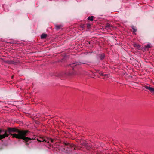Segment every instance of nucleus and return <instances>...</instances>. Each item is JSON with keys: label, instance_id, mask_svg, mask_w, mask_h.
I'll return each instance as SVG.
<instances>
[{"label": "nucleus", "instance_id": "obj_14", "mask_svg": "<svg viewBox=\"0 0 154 154\" xmlns=\"http://www.w3.org/2000/svg\"><path fill=\"white\" fill-rule=\"evenodd\" d=\"M50 140L49 138H46V139H45L44 142L45 143H49Z\"/></svg>", "mask_w": 154, "mask_h": 154}, {"label": "nucleus", "instance_id": "obj_13", "mask_svg": "<svg viewBox=\"0 0 154 154\" xmlns=\"http://www.w3.org/2000/svg\"><path fill=\"white\" fill-rule=\"evenodd\" d=\"M132 29L133 30V33L134 34H136L135 32L137 31V29H136L135 27L134 26H133L131 27Z\"/></svg>", "mask_w": 154, "mask_h": 154}, {"label": "nucleus", "instance_id": "obj_1", "mask_svg": "<svg viewBox=\"0 0 154 154\" xmlns=\"http://www.w3.org/2000/svg\"><path fill=\"white\" fill-rule=\"evenodd\" d=\"M29 131L28 130H21L16 128L8 127L7 130L5 131L0 129V140L8 137L9 134L12 136V137L21 139L25 140H30V138L26 137Z\"/></svg>", "mask_w": 154, "mask_h": 154}, {"label": "nucleus", "instance_id": "obj_5", "mask_svg": "<svg viewBox=\"0 0 154 154\" xmlns=\"http://www.w3.org/2000/svg\"><path fill=\"white\" fill-rule=\"evenodd\" d=\"M105 27L106 29L108 30L111 29L112 28H113V27L112 25L109 23H107Z\"/></svg>", "mask_w": 154, "mask_h": 154}, {"label": "nucleus", "instance_id": "obj_12", "mask_svg": "<svg viewBox=\"0 0 154 154\" xmlns=\"http://www.w3.org/2000/svg\"><path fill=\"white\" fill-rule=\"evenodd\" d=\"M55 28L57 30H59L62 27V26L61 25H55Z\"/></svg>", "mask_w": 154, "mask_h": 154}, {"label": "nucleus", "instance_id": "obj_19", "mask_svg": "<svg viewBox=\"0 0 154 154\" xmlns=\"http://www.w3.org/2000/svg\"><path fill=\"white\" fill-rule=\"evenodd\" d=\"M50 141H51V142L53 143L54 141V140L53 139H52L51 138H49Z\"/></svg>", "mask_w": 154, "mask_h": 154}, {"label": "nucleus", "instance_id": "obj_8", "mask_svg": "<svg viewBox=\"0 0 154 154\" xmlns=\"http://www.w3.org/2000/svg\"><path fill=\"white\" fill-rule=\"evenodd\" d=\"M105 57V55L104 53L100 54L99 57L101 60H103Z\"/></svg>", "mask_w": 154, "mask_h": 154}, {"label": "nucleus", "instance_id": "obj_11", "mask_svg": "<svg viewBox=\"0 0 154 154\" xmlns=\"http://www.w3.org/2000/svg\"><path fill=\"white\" fill-rule=\"evenodd\" d=\"M11 64H16L18 63V62L17 60H11Z\"/></svg>", "mask_w": 154, "mask_h": 154}, {"label": "nucleus", "instance_id": "obj_9", "mask_svg": "<svg viewBox=\"0 0 154 154\" xmlns=\"http://www.w3.org/2000/svg\"><path fill=\"white\" fill-rule=\"evenodd\" d=\"M47 37V34L43 33L41 35V37L42 39H45Z\"/></svg>", "mask_w": 154, "mask_h": 154}, {"label": "nucleus", "instance_id": "obj_10", "mask_svg": "<svg viewBox=\"0 0 154 154\" xmlns=\"http://www.w3.org/2000/svg\"><path fill=\"white\" fill-rule=\"evenodd\" d=\"M94 16H90L88 18V20L90 21H92L94 20Z\"/></svg>", "mask_w": 154, "mask_h": 154}, {"label": "nucleus", "instance_id": "obj_16", "mask_svg": "<svg viewBox=\"0 0 154 154\" xmlns=\"http://www.w3.org/2000/svg\"><path fill=\"white\" fill-rule=\"evenodd\" d=\"M4 62L5 63H8V64H11V63H10L11 60H6L4 61Z\"/></svg>", "mask_w": 154, "mask_h": 154}, {"label": "nucleus", "instance_id": "obj_6", "mask_svg": "<svg viewBox=\"0 0 154 154\" xmlns=\"http://www.w3.org/2000/svg\"><path fill=\"white\" fill-rule=\"evenodd\" d=\"M133 45L134 47H137L139 50L140 49V45L136 43H134L133 44Z\"/></svg>", "mask_w": 154, "mask_h": 154}, {"label": "nucleus", "instance_id": "obj_4", "mask_svg": "<svg viewBox=\"0 0 154 154\" xmlns=\"http://www.w3.org/2000/svg\"><path fill=\"white\" fill-rule=\"evenodd\" d=\"M100 76H104V77L103 78L104 79L108 78L109 77V74H106L102 72H101L100 73Z\"/></svg>", "mask_w": 154, "mask_h": 154}, {"label": "nucleus", "instance_id": "obj_18", "mask_svg": "<svg viewBox=\"0 0 154 154\" xmlns=\"http://www.w3.org/2000/svg\"><path fill=\"white\" fill-rule=\"evenodd\" d=\"M91 26V25L89 24H87V27L88 29H89L90 28Z\"/></svg>", "mask_w": 154, "mask_h": 154}, {"label": "nucleus", "instance_id": "obj_3", "mask_svg": "<svg viewBox=\"0 0 154 154\" xmlns=\"http://www.w3.org/2000/svg\"><path fill=\"white\" fill-rule=\"evenodd\" d=\"M145 88L149 90L152 93L154 94V88L147 86H145Z\"/></svg>", "mask_w": 154, "mask_h": 154}, {"label": "nucleus", "instance_id": "obj_20", "mask_svg": "<svg viewBox=\"0 0 154 154\" xmlns=\"http://www.w3.org/2000/svg\"><path fill=\"white\" fill-rule=\"evenodd\" d=\"M13 78V76H12V78Z\"/></svg>", "mask_w": 154, "mask_h": 154}, {"label": "nucleus", "instance_id": "obj_15", "mask_svg": "<svg viewBox=\"0 0 154 154\" xmlns=\"http://www.w3.org/2000/svg\"><path fill=\"white\" fill-rule=\"evenodd\" d=\"M151 47V46H150V45L149 44H147V45H145L144 47L145 48H150Z\"/></svg>", "mask_w": 154, "mask_h": 154}, {"label": "nucleus", "instance_id": "obj_2", "mask_svg": "<svg viewBox=\"0 0 154 154\" xmlns=\"http://www.w3.org/2000/svg\"><path fill=\"white\" fill-rule=\"evenodd\" d=\"M63 145H64L63 151L66 152V153L68 154H72L71 152V151H72L71 150V148L74 147L73 150L76 149V148L75 147L74 145L72 143L64 142L63 143Z\"/></svg>", "mask_w": 154, "mask_h": 154}, {"label": "nucleus", "instance_id": "obj_7", "mask_svg": "<svg viewBox=\"0 0 154 154\" xmlns=\"http://www.w3.org/2000/svg\"><path fill=\"white\" fill-rule=\"evenodd\" d=\"M45 139L44 138H42V137H39L38 138H37V140L39 142H44L45 141Z\"/></svg>", "mask_w": 154, "mask_h": 154}, {"label": "nucleus", "instance_id": "obj_17", "mask_svg": "<svg viewBox=\"0 0 154 154\" xmlns=\"http://www.w3.org/2000/svg\"><path fill=\"white\" fill-rule=\"evenodd\" d=\"M30 139H31L30 140H24L26 142V145H29V143H27V142L29 141V140H31L32 139H32L31 138H30Z\"/></svg>", "mask_w": 154, "mask_h": 154}, {"label": "nucleus", "instance_id": "obj_21", "mask_svg": "<svg viewBox=\"0 0 154 154\" xmlns=\"http://www.w3.org/2000/svg\"><path fill=\"white\" fill-rule=\"evenodd\" d=\"M72 75L71 74H69V75Z\"/></svg>", "mask_w": 154, "mask_h": 154}]
</instances>
